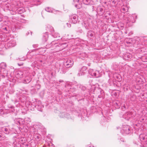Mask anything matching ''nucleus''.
Returning <instances> with one entry per match:
<instances>
[{
    "instance_id": "603ef678",
    "label": "nucleus",
    "mask_w": 147,
    "mask_h": 147,
    "mask_svg": "<svg viewBox=\"0 0 147 147\" xmlns=\"http://www.w3.org/2000/svg\"><path fill=\"white\" fill-rule=\"evenodd\" d=\"M28 103H29V105L30 106V104L31 103H30V102H28Z\"/></svg>"
},
{
    "instance_id": "69168bd1",
    "label": "nucleus",
    "mask_w": 147,
    "mask_h": 147,
    "mask_svg": "<svg viewBox=\"0 0 147 147\" xmlns=\"http://www.w3.org/2000/svg\"><path fill=\"white\" fill-rule=\"evenodd\" d=\"M26 106H27V104H26Z\"/></svg>"
},
{
    "instance_id": "bb28decb",
    "label": "nucleus",
    "mask_w": 147,
    "mask_h": 147,
    "mask_svg": "<svg viewBox=\"0 0 147 147\" xmlns=\"http://www.w3.org/2000/svg\"><path fill=\"white\" fill-rule=\"evenodd\" d=\"M128 7L126 6H123L122 7L121 9V11L122 12H126L128 11Z\"/></svg>"
},
{
    "instance_id": "774afa93",
    "label": "nucleus",
    "mask_w": 147,
    "mask_h": 147,
    "mask_svg": "<svg viewBox=\"0 0 147 147\" xmlns=\"http://www.w3.org/2000/svg\"><path fill=\"white\" fill-rule=\"evenodd\" d=\"M76 5L75 6L76 7Z\"/></svg>"
},
{
    "instance_id": "4c0bfd02",
    "label": "nucleus",
    "mask_w": 147,
    "mask_h": 147,
    "mask_svg": "<svg viewBox=\"0 0 147 147\" xmlns=\"http://www.w3.org/2000/svg\"><path fill=\"white\" fill-rule=\"evenodd\" d=\"M28 90H22V93L24 94H26L28 92Z\"/></svg>"
},
{
    "instance_id": "f3484780",
    "label": "nucleus",
    "mask_w": 147,
    "mask_h": 147,
    "mask_svg": "<svg viewBox=\"0 0 147 147\" xmlns=\"http://www.w3.org/2000/svg\"><path fill=\"white\" fill-rule=\"evenodd\" d=\"M48 38V32H46L43 34L42 40L46 42Z\"/></svg>"
},
{
    "instance_id": "3c124183",
    "label": "nucleus",
    "mask_w": 147,
    "mask_h": 147,
    "mask_svg": "<svg viewBox=\"0 0 147 147\" xmlns=\"http://www.w3.org/2000/svg\"><path fill=\"white\" fill-rule=\"evenodd\" d=\"M2 70L0 68V72H1V73H2Z\"/></svg>"
},
{
    "instance_id": "cd10ccee",
    "label": "nucleus",
    "mask_w": 147,
    "mask_h": 147,
    "mask_svg": "<svg viewBox=\"0 0 147 147\" xmlns=\"http://www.w3.org/2000/svg\"><path fill=\"white\" fill-rule=\"evenodd\" d=\"M45 9L47 12L50 13L53 12L54 11L53 9L50 7H47L45 8Z\"/></svg>"
},
{
    "instance_id": "72a5a7b5",
    "label": "nucleus",
    "mask_w": 147,
    "mask_h": 147,
    "mask_svg": "<svg viewBox=\"0 0 147 147\" xmlns=\"http://www.w3.org/2000/svg\"><path fill=\"white\" fill-rule=\"evenodd\" d=\"M8 107L9 108H10L11 109V110H10V112H13L15 111L14 106H8Z\"/></svg>"
},
{
    "instance_id": "680f3d73",
    "label": "nucleus",
    "mask_w": 147,
    "mask_h": 147,
    "mask_svg": "<svg viewBox=\"0 0 147 147\" xmlns=\"http://www.w3.org/2000/svg\"><path fill=\"white\" fill-rule=\"evenodd\" d=\"M88 65L89 66H90V64H88Z\"/></svg>"
},
{
    "instance_id": "1a4fd4ad",
    "label": "nucleus",
    "mask_w": 147,
    "mask_h": 147,
    "mask_svg": "<svg viewBox=\"0 0 147 147\" xmlns=\"http://www.w3.org/2000/svg\"><path fill=\"white\" fill-rule=\"evenodd\" d=\"M74 64V61L71 59H68L65 63V66L67 68L72 67Z\"/></svg>"
},
{
    "instance_id": "f8f14e48",
    "label": "nucleus",
    "mask_w": 147,
    "mask_h": 147,
    "mask_svg": "<svg viewBox=\"0 0 147 147\" xmlns=\"http://www.w3.org/2000/svg\"><path fill=\"white\" fill-rule=\"evenodd\" d=\"M41 3V0H32L31 3V7L38 6L40 5Z\"/></svg>"
},
{
    "instance_id": "0e129e2a",
    "label": "nucleus",
    "mask_w": 147,
    "mask_h": 147,
    "mask_svg": "<svg viewBox=\"0 0 147 147\" xmlns=\"http://www.w3.org/2000/svg\"><path fill=\"white\" fill-rule=\"evenodd\" d=\"M46 46H47V47H48V45H47Z\"/></svg>"
},
{
    "instance_id": "5701e85b",
    "label": "nucleus",
    "mask_w": 147,
    "mask_h": 147,
    "mask_svg": "<svg viewBox=\"0 0 147 147\" xmlns=\"http://www.w3.org/2000/svg\"><path fill=\"white\" fill-rule=\"evenodd\" d=\"M0 68L2 69H5L7 67V65L5 63L2 62L0 64Z\"/></svg>"
},
{
    "instance_id": "412c9836",
    "label": "nucleus",
    "mask_w": 147,
    "mask_h": 147,
    "mask_svg": "<svg viewBox=\"0 0 147 147\" xmlns=\"http://www.w3.org/2000/svg\"><path fill=\"white\" fill-rule=\"evenodd\" d=\"M2 130L6 134H8L9 132V129L7 127H3L2 129Z\"/></svg>"
},
{
    "instance_id": "f704fd0d",
    "label": "nucleus",
    "mask_w": 147,
    "mask_h": 147,
    "mask_svg": "<svg viewBox=\"0 0 147 147\" xmlns=\"http://www.w3.org/2000/svg\"><path fill=\"white\" fill-rule=\"evenodd\" d=\"M126 42L127 44H132L133 43L132 42V39H130L128 41L126 40Z\"/></svg>"
},
{
    "instance_id": "4be33fe9",
    "label": "nucleus",
    "mask_w": 147,
    "mask_h": 147,
    "mask_svg": "<svg viewBox=\"0 0 147 147\" xmlns=\"http://www.w3.org/2000/svg\"><path fill=\"white\" fill-rule=\"evenodd\" d=\"M113 106L116 108L118 109L120 107L121 104L117 101L113 102Z\"/></svg>"
},
{
    "instance_id": "f03ea898",
    "label": "nucleus",
    "mask_w": 147,
    "mask_h": 147,
    "mask_svg": "<svg viewBox=\"0 0 147 147\" xmlns=\"http://www.w3.org/2000/svg\"><path fill=\"white\" fill-rule=\"evenodd\" d=\"M139 138L140 140L134 141V144L141 147H145L147 144V135L145 134H141Z\"/></svg>"
},
{
    "instance_id": "4468645a",
    "label": "nucleus",
    "mask_w": 147,
    "mask_h": 147,
    "mask_svg": "<svg viewBox=\"0 0 147 147\" xmlns=\"http://www.w3.org/2000/svg\"><path fill=\"white\" fill-rule=\"evenodd\" d=\"M26 140L24 138L22 137L18 138L16 140L17 142H18L19 143L23 144L26 142Z\"/></svg>"
},
{
    "instance_id": "864d4df0",
    "label": "nucleus",
    "mask_w": 147,
    "mask_h": 147,
    "mask_svg": "<svg viewBox=\"0 0 147 147\" xmlns=\"http://www.w3.org/2000/svg\"><path fill=\"white\" fill-rule=\"evenodd\" d=\"M82 55H85V54L84 53H82Z\"/></svg>"
},
{
    "instance_id": "aec40b11",
    "label": "nucleus",
    "mask_w": 147,
    "mask_h": 147,
    "mask_svg": "<svg viewBox=\"0 0 147 147\" xmlns=\"http://www.w3.org/2000/svg\"><path fill=\"white\" fill-rule=\"evenodd\" d=\"M3 72H2L1 74H2L1 76L2 78H4L5 76H7L8 74V71L5 69H3Z\"/></svg>"
},
{
    "instance_id": "20e7f679",
    "label": "nucleus",
    "mask_w": 147,
    "mask_h": 147,
    "mask_svg": "<svg viewBox=\"0 0 147 147\" xmlns=\"http://www.w3.org/2000/svg\"><path fill=\"white\" fill-rule=\"evenodd\" d=\"M136 115V113L133 110L131 112L126 113L123 116V117L127 120H129L131 118H133Z\"/></svg>"
},
{
    "instance_id": "9d476101",
    "label": "nucleus",
    "mask_w": 147,
    "mask_h": 147,
    "mask_svg": "<svg viewBox=\"0 0 147 147\" xmlns=\"http://www.w3.org/2000/svg\"><path fill=\"white\" fill-rule=\"evenodd\" d=\"M52 47L53 49H51L53 51L51 52V53L61 51L59 44H55Z\"/></svg>"
},
{
    "instance_id": "49530a36",
    "label": "nucleus",
    "mask_w": 147,
    "mask_h": 147,
    "mask_svg": "<svg viewBox=\"0 0 147 147\" xmlns=\"http://www.w3.org/2000/svg\"><path fill=\"white\" fill-rule=\"evenodd\" d=\"M23 64L22 63H20H20H18V65L19 66H21Z\"/></svg>"
},
{
    "instance_id": "dca6fc26",
    "label": "nucleus",
    "mask_w": 147,
    "mask_h": 147,
    "mask_svg": "<svg viewBox=\"0 0 147 147\" xmlns=\"http://www.w3.org/2000/svg\"><path fill=\"white\" fill-rule=\"evenodd\" d=\"M46 30L47 31H49L51 32V34L53 33L54 32L53 28L50 25H48L46 28Z\"/></svg>"
},
{
    "instance_id": "473e14b6",
    "label": "nucleus",
    "mask_w": 147,
    "mask_h": 147,
    "mask_svg": "<svg viewBox=\"0 0 147 147\" xmlns=\"http://www.w3.org/2000/svg\"><path fill=\"white\" fill-rule=\"evenodd\" d=\"M24 121V122L25 121L27 122V123H28L29 122H30L31 121L30 119L28 117H25Z\"/></svg>"
},
{
    "instance_id": "39448f33",
    "label": "nucleus",
    "mask_w": 147,
    "mask_h": 147,
    "mask_svg": "<svg viewBox=\"0 0 147 147\" xmlns=\"http://www.w3.org/2000/svg\"><path fill=\"white\" fill-rule=\"evenodd\" d=\"M89 74L93 77L97 78L100 77L101 75L99 71L89 69L88 71Z\"/></svg>"
},
{
    "instance_id": "bf43d9fd",
    "label": "nucleus",
    "mask_w": 147,
    "mask_h": 147,
    "mask_svg": "<svg viewBox=\"0 0 147 147\" xmlns=\"http://www.w3.org/2000/svg\"><path fill=\"white\" fill-rule=\"evenodd\" d=\"M0 138L1 137V135H0Z\"/></svg>"
},
{
    "instance_id": "c85d7f7f",
    "label": "nucleus",
    "mask_w": 147,
    "mask_h": 147,
    "mask_svg": "<svg viewBox=\"0 0 147 147\" xmlns=\"http://www.w3.org/2000/svg\"><path fill=\"white\" fill-rule=\"evenodd\" d=\"M118 0H111V3L113 6H115L118 3Z\"/></svg>"
},
{
    "instance_id": "393cba45",
    "label": "nucleus",
    "mask_w": 147,
    "mask_h": 147,
    "mask_svg": "<svg viewBox=\"0 0 147 147\" xmlns=\"http://www.w3.org/2000/svg\"><path fill=\"white\" fill-rule=\"evenodd\" d=\"M83 27L85 28L86 29H88V27L89 26V24L87 22H84L82 23Z\"/></svg>"
},
{
    "instance_id": "423d86ee",
    "label": "nucleus",
    "mask_w": 147,
    "mask_h": 147,
    "mask_svg": "<svg viewBox=\"0 0 147 147\" xmlns=\"http://www.w3.org/2000/svg\"><path fill=\"white\" fill-rule=\"evenodd\" d=\"M131 129L129 126L126 125H123V128L122 130L121 131V132L127 134L130 133L131 132Z\"/></svg>"
},
{
    "instance_id": "4d7b16f0",
    "label": "nucleus",
    "mask_w": 147,
    "mask_h": 147,
    "mask_svg": "<svg viewBox=\"0 0 147 147\" xmlns=\"http://www.w3.org/2000/svg\"><path fill=\"white\" fill-rule=\"evenodd\" d=\"M18 145H19V146H20V144H18Z\"/></svg>"
},
{
    "instance_id": "052dcab7",
    "label": "nucleus",
    "mask_w": 147,
    "mask_h": 147,
    "mask_svg": "<svg viewBox=\"0 0 147 147\" xmlns=\"http://www.w3.org/2000/svg\"><path fill=\"white\" fill-rule=\"evenodd\" d=\"M22 21H24V20H22Z\"/></svg>"
},
{
    "instance_id": "338daca9",
    "label": "nucleus",
    "mask_w": 147,
    "mask_h": 147,
    "mask_svg": "<svg viewBox=\"0 0 147 147\" xmlns=\"http://www.w3.org/2000/svg\"><path fill=\"white\" fill-rule=\"evenodd\" d=\"M29 107V106H28V107Z\"/></svg>"
},
{
    "instance_id": "0eeeda50",
    "label": "nucleus",
    "mask_w": 147,
    "mask_h": 147,
    "mask_svg": "<svg viewBox=\"0 0 147 147\" xmlns=\"http://www.w3.org/2000/svg\"><path fill=\"white\" fill-rule=\"evenodd\" d=\"M87 68L86 66H83L79 70L78 73V75L80 76L84 75L86 72Z\"/></svg>"
},
{
    "instance_id": "de8ad7c7",
    "label": "nucleus",
    "mask_w": 147,
    "mask_h": 147,
    "mask_svg": "<svg viewBox=\"0 0 147 147\" xmlns=\"http://www.w3.org/2000/svg\"><path fill=\"white\" fill-rule=\"evenodd\" d=\"M90 36L92 37L93 36V34L92 33H91L90 34Z\"/></svg>"
},
{
    "instance_id": "13d9d810",
    "label": "nucleus",
    "mask_w": 147,
    "mask_h": 147,
    "mask_svg": "<svg viewBox=\"0 0 147 147\" xmlns=\"http://www.w3.org/2000/svg\"><path fill=\"white\" fill-rule=\"evenodd\" d=\"M53 42H52V43H52V44H53Z\"/></svg>"
},
{
    "instance_id": "58836bf2",
    "label": "nucleus",
    "mask_w": 147,
    "mask_h": 147,
    "mask_svg": "<svg viewBox=\"0 0 147 147\" xmlns=\"http://www.w3.org/2000/svg\"><path fill=\"white\" fill-rule=\"evenodd\" d=\"M0 114H4L3 109H0Z\"/></svg>"
},
{
    "instance_id": "ea45409f",
    "label": "nucleus",
    "mask_w": 147,
    "mask_h": 147,
    "mask_svg": "<svg viewBox=\"0 0 147 147\" xmlns=\"http://www.w3.org/2000/svg\"><path fill=\"white\" fill-rule=\"evenodd\" d=\"M18 60H19L21 61H24L25 60V58H20L19 59H18Z\"/></svg>"
},
{
    "instance_id": "6ab92c4d",
    "label": "nucleus",
    "mask_w": 147,
    "mask_h": 147,
    "mask_svg": "<svg viewBox=\"0 0 147 147\" xmlns=\"http://www.w3.org/2000/svg\"><path fill=\"white\" fill-rule=\"evenodd\" d=\"M59 44V46L61 48V51L63 50L65 47H67V45L65 43H60Z\"/></svg>"
},
{
    "instance_id": "ddd939ff",
    "label": "nucleus",
    "mask_w": 147,
    "mask_h": 147,
    "mask_svg": "<svg viewBox=\"0 0 147 147\" xmlns=\"http://www.w3.org/2000/svg\"><path fill=\"white\" fill-rule=\"evenodd\" d=\"M23 74L24 73L22 71H19L16 72L15 76L18 78H22L23 76Z\"/></svg>"
},
{
    "instance_id": "e2e57ef3",
    "label": "nucleus",
    "mask_w": 147,
    "mask_h": 147,
    "mask_svg": "<svg viewBox=\"0 0 147 147\" xmlns=\"http://www.w3.org/2000/svg\"><path fill=\"white\" fill-rule=\"evenodd\" d=\"M123 107L124 108H125V107L124 106H123Z\"/></svg>"
},
{
    "instance_id": "2f4dec72",
    "label": "nucleus",
    "mask_w": 147,
    "mask_h": 147,
    "mask_svg": "<svg viewBox=\"0 0 147 147\" xmlns=\"http://www.w3.org/2000/svg\"><path fill=\"white\" fill-rule=\"evenodd\" d=\"M52 36L54 38H55L59 37H60L59 34L57 32H55L54 34H53Z\"/></svg>"
},
{
    "instance_id": "e433bc0d",
    "label": "nucleus",
    "mask_w": 147,
    "mask_h": 147,
    "mask_svg": "<svg viewBox=\"0 0 147 147\" xmlns=\"http://www.w3.org/2000/svg\"><path fill=\"white\" fill-rule=\"evenodd\" d=\"M15 11H13V10H11L10 11V13H11V14L12 15H14L16 13V10H14Z\"/></svg>"
},
{
    "instance_id": "c756f323",
    "label": "nucleus",
    "mask_w": 147,
    "mask_h": 147,
    "mask_svg": "<svg viewBox=\"0 0 147 147\" xmlns=\"http://www.w3.org/2000/svg\"><path fill=\"white\" fill-rule=\"evenodd\" d=\"M91 0H82L83 3L86 5H88L90 2Z\"/></svg>"
},
{
    "instance_id": "a19ab883",
    "label": "nucleus",
    "mask_w": 147,
    "mask_h": 147,
    "mask_svg": "<svg viewBox=\"0 0 147 147\" xmlns=\"http://www.w3.org/2000/svg\"><path fill=\"white\" fill-rule=\"evenodd\" d=\"M127 56L128 58H130L131 57V55H125V57H126V56Z\"/></svg>"
},
{
    "instance_id": "6e6552de",
    "label": "nucleus",
    "mask_w": 147,
    "mask_h": 147,
    "mask_svg": "<svg viewBox=\"0 0 147 147\" xmlns=\"http://www.w3.org/2000/svg\"><path fill=\"white\" fill-rule=\"evenodd\" d=\"M71 22L74 24H76L78 22V16L76 14L71 15L70 17Z\"/></svg>"
},
{
    "instance_id": "a211bd4d",
    "label": "nucleus",
    "mask_w": 147,
    "mask_h": 147,
    "mask_svg": "<svg viewBox=\"0 0 147 147\" xmlns=\"http://www.w3.org/2000/svg\"><path fill=\"white\" fill-rule=\"evenodd\" d=\"M16 122L17 124L22 125L24 123V121L23 119L19 118L16 120Z\"/></svg>"
},
{
    "instance_id": "7ed1b4c3",
    "label": "nucleus",
    "mask_w": 147,
    "mask_h": 147,
    "mask_svg": "<svg viewBox=\"0 0 147 147\" xmlns=\"http://www.w3.org/2000/svg\"><path fill=\"white\" fill-rule=\"evenodd\" d=\"M125 17L124 22L126 23V26L129 27L131 26L132 24L135 22V19L137 18L135 14L132 15L127 14Z\"/></svg>"
},
{
    "instance_id": "2eb2a0df",
    "label": "nucleus",
    "mask_w": 147,
    "mask_h": 147,
    "mask_svg": "<svg viewBox=\"0 0 147 147\" xmlns=\"http://www.w3.org/2000/svg\"><path fill=\"white\" fill-rule=\"evenodd\" d=\"M14 10H16L18 13H21L24 11V9L22 7L18 8L17 6L15 7Z\"/></svg>"
},
{
    "instance_id": "8fccbe9b",
    "label": "nucleus",
    "mask_w": 147,
    "mask_h": 147,
    "mask_svg": "<svg viewBox=\"0 0 147 147\" xmlns=\"http://www.w3.org/2000/svg\"><path fill=\"white\" fill-rule=\"evenodd\" d=\"M3 29L5 30L6 31H7V28H3Z\"/></svg>"
},
{
    "instance_id": "c03bdc74",
    "label": "nucleus",
    "mask_w": 147,
    "mask_h": 147,
    "mask_svg": "<svg viewBox=\"0 0 147 147\" xmlns=\"http://www.w3.org/2000/svg\"><path fill=\"white\" fill-rule=\"evenodd\" d=\"M66 24L67 25V27H71V24H70L67 23Z\"/></svg>"
},
{
    "instance_id": "6e6d98bb",
    "label": "nucleus",
    "mask_w": 147,
    "mask_h": 147,
    "mask_svg": "<svg viewBox=\"0 0 147 147\" xmlns=\"http://www.w3.org/2000/svg\"><path fill=\"white\" fill-rule=\"evenodd\" d=\"M26 146H27V147L28 146V144H26Z\"/></svg>"
},
{
    "instance_id": "37998d69",
    "label": "nucleus",
    "mask_w": 147,
    "mask_h": 147,
    "mask_svg": "<svg viewBox=\"0 0 147 147\" xmlns=\"http://www.w3.org/2000/svg\"><path fill=\"white\" fill-rule=\"evenodd\" d=\"M12 100L13 102H14V103L15 104H16V103L18 102V101L17 100H16L15 101H14V100Z\"/></svg>"
},
{
    "instance_id": "79ce46f5",
    "label": "nucleus",
    "mask_w": 147,
    "mask_h": 147,
    "mask_svg": "<svg viewBox=\"0 0 147 147\" xmlns=\"http://www.w3.org/2000/svg\"><path fill=\"white\" fill-rule=\"evenodd\" d=\"M62 114L64 115V116L63 117H67V114H65V113H63Z\"/></svg>"
},
{
    "instance_id": "9b49d317",
    "label": "nucleus",
    "mask_w": 147,
    "mask_h": 147,
    "mask_svg": "<svg viewBox=\"0 0 147 147\" xmlns=\"http://www.w3.org/2000/svg\"><path fill=\"white\" fill-rule=\"evenodd\" d=\"M16 45V42L14 40H11L6 44V45L8 48L13 47Z\"/></svg>"
},
{
    "instance_id": "5fc2aeb1",
    "label": "nucleus",
    "mask_w": 147,
    "mask_h": 147,
    "mask_svg": "<svg viewBox=\"0 0 147 147\" xmlns=\"http://www.w3.org/2000/svg\"><path fill=\"white\" fill-rule=\"evenodd\" d=\"M39 61L40 62H42V60H40Z\"/></svg>"
},
{
    "instance_id": "a878e982",
    "label": "nucleus",
    "mask_w": 147,
    "mask_h": 147,
    "mask_svg": "<svg viewBox=\"0 0 147 147\" xmlns=\"http://www.w3.org/2000/svg\"><path fill=\"white\" fill-rule=\"evenodd\" d=\"M118 28L122 30L124 27V24L121 22H119L117 24Z\"/></svg>"
},
{
    "instance_id": "c9c22d12",
    "label": "nucleus",
    "mask_w": 147,
    "mask_h": 147,
    "mask_svg": "<svg viewBox=\"0 0 147 147\" xmlns=\"http://www.w3.org/2000/svg\"><path fill=\"white\" fill-rule=\"evenodd\" d=\"M35 137L36 138L39 140L40 138V135L39 134V133H37V134H35Z\"/></svg>"
},
{
    "instance_id": "7c9ffc66",
    "label": "nucleus",
    "mask_w": 147,
    "mask_h": 147,
    "mask_svg": "<svg viewBox=\"0 0 147 147\" xmlns=\"http://www.w3.org/2000/svg\"><path fill=\"white\" fill-rule=\"evenodd\" d=\"M140 39L141 41H142L143 42H147V39L146 37H142L140 38Z\"/></svg>"
},
{
    "instance_id": "a18cd8bd",
    "label": "nucleus",
    "mask_w": 147,
    "mask_h": 147,
    "mask_svg": "<svg viewBox=\"0 0 147 147\" xmlns=\"http://www.w3.org/2000/svg\"><path fill=\"white\" fill-rule=\"evenodd\" d=\"M86 147H94L93 146H91L90 145H87Z\"/></svg>"
},
{
    "instance_id": "09e8293b",
    "label": "nucleus",
    "mask_w": 147,
    "mask_h": 147,
    "mask_svg": "<svg viewBox=\"0 0 147 147\" xmlns=\"http://www.w3.org/2000/svg\"><path fill=\"white\" fill-rule=\"evenodd\" d=\"M59 82H63V81L62 80H60L59 81Z\"/></svg>"
},
{
    "instance_id": "f257e3e1",
    "label": "nucleus",
    "mask_w": 147,
    "mask_h": 147,
    "mask_svg": "<svg viewBox=\"0 0 147 147\" xmlns=\"http://www.w3.org/2000/svg\"><path fill=\"white\" fill-rule=\"evenodd\" d=\"M45 128L44 126L40 123H37L32 125L30 129V131L33 134L44 131Z\"/></svg>"
},
{
    "instance_id": "b1692460",
    "label": "nucleus",
    "mask_w": 147,
    "mask_h": 147,
    "mask_svg": "<svg viewBox=\"0 0 147 147\" xmlns=\"http://www.w3.org/2000/svg\"><path fill=\"white\" fill-rule=\"evenodd\" d=\"M31 80V78L29 77H27L25 78L24 81V83L28 84L29 83Z\"/></svg>"
}]
</instances>
